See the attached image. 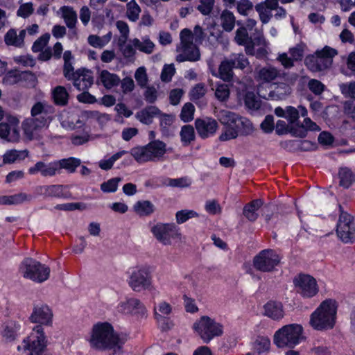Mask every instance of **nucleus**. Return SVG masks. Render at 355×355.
Wrapping results in <instances>:
<instances>
[{
	"instance_id": "obj_1",
	"label": "nucleus",
	"mask_w": 355,
	"mask_h": 355,
	"mask_svg": "<svg viewBox=\"0 0 355 355\" xmlns=\"http://www.w3.org/2000/svg\"><path fill=\"white\" fill-rule=\"evenodd\" d=\"M52 311L48 306L41 305L34 307L30 320L32 322L40 324L36 325L30 336L23 341V348L29 351L27 355H47L46 352L47 340L42 324L50 325L52 323Z\"/></svg>"
},
{
	"instance_id": "obj_2",
	"label": "nucleus",
	"mask_w": 355,
	"mask_h": 355,
	"mask_svg": "<svg viewBox=\"0 0 355 355\" xmlns=\"http://www.w3.org/2000/svg\"><path fill=\"white\" fill-rule=\"evenodd\" d=\"M90 345L98 350H108V355H121L124 341L114 333L108 322H98L93 326Z\"/></svg>"
},
{
	"instance_id": "obj_3",
	"label": "nucleus",
	"mask_w": 355,
	"mask_h": 355,
	"mask_svg": "<svg viewBox=\"0 0 355 355\" xmlns=\"http://www.w3.org/2000/svg\"><path fill=\"white\" fill-rule=\"evenodd\" d=\"M336 302L329 299L323 301L310 317V325L318 331L334 328L336 320Z\"/></svg>"
},
{
	"instance_id": "obj_4",
	"label": "nucleus",
	"mask_w": 355,
	"mask_h": 355,
	"mask_svg": "<svg viewBox=\"0 0 355 355\" xmlns=\"http://www.w3.org/2000/svg\"><path fill=\"white\" fill-rule=\"evenodd\" d=\"M168 150L165 142L159 139H153L144 146L132 148L130 154L138 163L143 164L164 160Z\"/></svg>"
},
{
	"instance_id": "obj_5",
	"label": "nucleus",
	"mask_w": 355,
	"mask_h": 355,
	"mask_svg": "<svg viewBox=\"0 0 355 355\" xmlns=\"http://www.w3.org/2000/svg\"><path fill=\"white\" fill-rule=\"evenodd\" d=\"M337 55V51L328 46L313 54L307 55L304 64L312 72H320L329 69L333 62V58Z\"/></svg>"
},
{
	"instance_id": "obj_6",
	"label": "nucleus",
	"mask_w": 355,
	"mask_h": 355,
	"mask_svg": "<svg viewBox=\"0 0 355 355\" xmlns=\"http://www.w3.org/2000/svg\"><path fill=\"white\" fill-rule=\"evenodd\" d=\"M19 272L26 279L37 283L46 281L50 276V268L32 258H25L19 266Z\"/></svg>"
},
{
	"instance_id": "obj_7",
	"label": "nucleus",
	"mask_w": 355,
	"mask_h": 355,
	"mask_svg": "<svg viewBox=\"0 0 355 355\" xmlns=\"http://www.w3.org/2000/svg\"><path fill=\"white\" fill-rule=\"evenodd\" d=\"M303 328L297 324L285 325L274 335V343L280 348H293L303 339Z\"/></svg>"
},
{
	"instance_id": "obj_8",
	"label": "nucleus",
	"mask_w": 355,
	"mask_h": 355,
	"mask_svg": "<svg viewBox=\"0 0 355 355\" xmlns=\"http://www.w3.org/2000/svg\"><path fill=\"white\" fill-rule=\"evenodd\" d=\"M193 329L198 333L205 343H209L214 338L223 334V325L215 319L203 315L193 324Z\"/></svg>"
},
{
	"instance_id": "obj_9",
	"label": "nucleus",
	"mask_w": 355,
	"mask_h": 355,
	"mask_svg": "<svg viewBox=\"0 0 355 355\" xmlns=\"http://www.w3.org/2000/svg\"><path fill=\"white\" fill-rule=\"evenodd\" d=\"M340 216L336 226V233L339 239L345 243L355 241V225L353 217L343 210L339 205Z\"/></svg>"
},
{
	"instance_id": "obj_10",
	"label": "nucleus",
	"mask_w": 355,
	"mask_h": 355,
	"mask_svg": "<svg viewBox=\"0 0 355 355\" xmlns=\"http://www.w3.org/2000/svg\"><path fill=\"white\" fill-rule=\"evenodd\" d=\"M128 285L135 292L148 289L152 283L150 267L141 266L134 268L130 272Z\"/></svg>"
},
{
	"instance_id": "obj_11",
	"label": "nucleus",
	"mask_w": 355,
	"mask_h": 355,
	"mask_svg": "<svg viewBox=\"0 0 355 355\" xmlns=\"http://www.w3.org/2000/svg\"><path fill=\"white\" fill-rule=\"evenodd\" d=\"M156 239L163 245H170L171 239L180 237V229L174 223H158L151 228Z\"/></svg>"
},
{
	"instance_id": "obj_12",
	"label": "nucleus",
	"mask_w": 355,
	"mask_h": 355,
	"mask_svg": "<svg viewBox=\"0 0 355 355\" xmlns=\"http://www.w3.org/2000/svg\"><path fill=\"white\" fill-rule=\"evenodd\" d=\"M280 261L279 255L272 250H263L254 257L253 266L259 271L270 272Z\"/></svg>"
},
{
	"instance_id": "obj_13",
	"label": "nucleus",
	"mask_w": 355,
	"mask_h": 355,
	"mask_svg": "<svg viewBox=\"0 0 355 355\" xmlns=\"http://www.w3.org/2000/svg\"><path fill=\"white\" fill-rule=\"evenodd\" d=\"M55 107L52 105L45 101H38L33 105L31 116L47 128L55 118Z\"/></svg>"
},
{
	"instance_id": "obj_14",
	"label": "nucleus",
	"mask_w": 355,
	"mask_h": 355,
	"mask_svg": "<svg viewBox=\"0 0 355 355\" xmlns=\"http://www.w3.org/2000/svg\"><path fill=\"white\" fill-rule=\"evenodd\" d=\"M297 293L304 297H311L318 292L315 278L309 275L300 274L293 280Z\"/></svg>"
},
{
	"instance_id": "obj_15",
	"label": "nucleus",
	"mask_w": 355,
	"mask_h": 355,
	"mask_svg": "<svg viewBox=\"0 0 355 355\" xmlns=\"http://www.w3.org/2000/svg\"><path fill=\"white\" fill-rule=\"evenodd\" d=\"M228 114H234V112L229 110H223L218 112L217 117L219 121L224 125L223 131L219 136V140L221 141H226L231 139L237 138L239 135V131L236 127V124H234L228 121V123L223 122V118L228 119ZM227 119H225L227 121Z\"/></svg>"
},
{
	"instance_id": "obj_16",
	"label": "nucleus",
	"mask_w": 355,
	"mask_h": 355,
	"mask_svg": "<svg viewBox=\"0 0 355 355\" xmlns=\"http://www.w3.org/2000/svg\"><path fill=\"white\" fill-rule=\"evenodd\" d=\"M73 81V86L79 91H86L94 84L93 72L87 69L81 68L76 70Z\"/></svg>"
},
{
	"instance_id": "obj_17",
	"label": "nucleus",
	"mask_w": 355,
	"mask_h": 355,
	"mask_svg": "<svg viewBox=\"0 0 355 355\" xmlns=\"http://www.w3.org/2000/svg\"><path fill=\"white\" fill-rule=\"evenodd\" d=\"M18 124L19 120L15 117L9 123H0V137L10 142L18 141L20 137Z\"/></svg>"
},
{
	"instance_id": "obj_18",
	"label": "nucleus",
	"mask_w": 355,
	"mask_h": 355,
	"mask_svg": "<svg viewBox=\"0 0 355 355\" xmlns=\"http://www.w3.org/2000/svg\"><path fill=\"white\" fill-rule=\"evenodd\" d=\"M195 126L198 135L202 139L213 136L218 128L216 120L210 117L197 119L195 121Z\"/></svg>"
},
{
	"instance_id": "obj_19",
	"label": "nucleus",
	"mask_w": 355,
	"mask_h": 355,
	"mask_svg": "<svg viewBox=\"0 0 355 355\" xmlns=\"http://www.w3.org/2000/svg\"><path fill=\"white\" fill-rule=\"evenodd\" d=\"M227 121H225L226 118H223V122L236 124L239 133L243 136H248L252 135L254 131V128L252 123L248 119L241 117L234 112V114H228Z\"/></svg>"
},
{
	"instance_id": "obj_20",
	"label": "nucleus",
	"mask_w": 355,
	"mask_h": 355,
	"mask_svg": "<svg viewBox=\"0 0 355 355\" xmlns=\"http://www.w3.org/2000/svg\"><path fill=\"white\" fill-rule=\"evenodd\" d=\"M177 51L181 52L175 58L178 62H196L200 59V50L196 44L177 46Z\"/></svg>"
},
{
	"instance_id": "obj_21",
	"label": "nucleus",
	"mask_w": 355,
	"mask_h": 355,
	"mask_svg": "<svg viewBox=\"0 0 355 355\" xmlns=\"http://www.w3.org/2000/svg\"><path fill=\"white\" fill-rule=\"evenodd\" d=\"M119 311L124 313L139 315H144L146 312L144 305L136 298H130L121 302L119 306Z\"/></svg>"
},
{
	"instance_id": "obj_22",
	"label": "nucleus",
	"mask_w": 355,
	"mask_h": 355,
	"mask_svg": "<svg viewBox=\"0 0 355 355\" xmlns=\"http://www.w3.org/2000/svg\"><path fill=\"white\" fill-rule=\"evenodd\" d=\"M28 173L31 175H35L40 173L44 177H51L58 173L57 163L53 162L45 163L43 162H37L33 166L29 168Z\"/></svg>"
},
{
	"instance_id": "obj_23",
	"label": "nucleus",
	"mask_w": 355,
	"mask_h": 355,
	"mask_svg": "<svg viewBox=\"0 0 355 355\" xmlns=\"http://www.w3.org/2000/svg\"><path fill=\"white\" fill-rule=\"evenodd\" d=\"M21 128L24 136L28 139L33 140L39 132L45 127L31 116L22 122Z\"/></svg>"
},
{
	"instance_id": "obj_24",
	"label": "nucleus",
	"mask_w": 355,
	"mask_h": 355,
	"mask_svg": "<svg viewBox=\"0 0 355 355\" xmlns=\"http://www.w3.org/2000/svg\"><path fill=\"white\" fill-rule=\"evenodd\" d=\"M26 34L25 29L21 30L19 33L17 31L10 28L4 35V42L7 46H12L16 48H22L24 46V37Z\"/></svg>"
},
{
	"instance_id": "obj_25",
	"label": "nucleus",
	"mask_w": 355,
	"mask_h": 355,
	"mask_svg": "<svg viewBox=\"0 0 355 355\" xmlns=\"http://www.w3.org/2000/svg\"><path fill=\"white\" fill-rule=\"evenodd\" d=\"M160 114L161 111L158 107L150 105L137 112L135 116L141 123L149 125L153 123L155 117H158Z\"/></svg>"
},
{
	"instance_id": "obj_26",
	"label": "nucleus",
	"mask_w": 355,
	"mask_h": 355,
	"mask_svg": "<svg viewBox=\"0 0 355 355\" xmlns=\"http://www.w3.org/2000/svg\"><path fill=\"white\" fill-rule=\"evenodd\" d=\"M234 41L237 44L245 46L246 53H252V44H250L251 37L244 26L240 27L236 31Z\"/></svg>"
},
{
	"instance_id": "obj_27",
	"label": "nucleus",
	"mask_w": 355,
	"mask_h": 355,
	"mask_svg": "<svg viewBox=\"0 0 355 355\" xmlns=\"http://www.w3.org/2000/svg\"><path fill=\"white\" fill-rule=\"evenodd\" d=\"M69 98V94L64 86H56L51 91V99L56 105H67Z\"/></svg>"
},
{
	"instance_id": "obj_28",
	"label": "nucleus",
	"mask_w": 355,
	"mask_h": 355,
	"mask_svg": "<svg viewBox=\"0 0 355 355\" xmlns=\"http://www.w3.org/2000/svg\"><path fill=\"white\" fill-rule=\"evenodd\" d=\"M36 191L44 197L61 198L63 196L62 186L58 184L40 186L36 188Z\"/></svg>"
},
{
	"instance_id": "obj_29",
	"label": "nucleus",
	"mask_w": 355,
	"mask_h": 355,
	"mask_svg": "<svg viewBox=\"0 0 355 355\" xmlns=\"http://www.w3.org/2000/svg\"><path fill=\"white\" fill-rule=\"evenodd\" d=\"M220 25L225 32H231L235 26L236 17L232 12L223 10L219 16Z\"/></svg>"
},
{
	"instance_id": "obj_30",
	"label": "nucleus",
	"mask_w": 355,
	"mask_h": 355,
	"mask_svg": "<svg viewBox=\"0 0 355 355\" xmlns=\"http://www.w3.org/2000/svg\"><path fill=\"white\" fill-rule=\"evenodd\" d=\"M279 69L272 66H266L261 68L259 73V78L265 83H270L282 76Z\"/></svg>"
},
{
	"instance_id": "obj_31",
	"label": "nucleus",
	"mask_w": 355,
	"mask_h": 355,
	"mask_svg": "<svg viewBox=\"0 0 355 355\" xmlns=\"http://www.w3.org/2000/svg\"><path fill=\"white\" fill-rule=\"evenodd\" d=\"M264 313L272 320H279L284 317L282 304L280 302H269L264 306Z\"/></svg>"
},
{
	"instance_id": "obj_32",
	"label": "nucleus",
	"mask_w": 355,
	"mask_h": 355,
	"mask_svg": "<svg viewBox=\"0 0 355 355\" xmlns=\"http://www.w3.org/2000/svg\"><path fill=\"white\" fill-rule=\"evenodd\" d=\"M263 205L260 199H257L246 204L243 209V214L250 221L254 222L258 218L257 211Z\"/></svg>"
},
{
	"instance_id": "obj_33",
	"label": "nucleus",
	"mask_w": 355,
	"mask_h": 355,
	"mask_svg": "<svg viewBox=\"0 0 355 355\" xmlns=\"http://www.w3.org/2000/svg\"><path fill=\"white\" fill-rule=\"evenodd\" d=\"M33 197L31 195L25 193H19L11 196H0V205H19L26 201H31Z\"/></svg>"
},
{
	"instance_id": "obj_34",
	"label": "nucleus",
	"mask_w": 355,
	"mask_h": 355,
	"mask_svg": "<svg viewBox=\"0 0 355 355\" xmlns=\"http://www.w3.org/2000/svg\"><path fill=\"white\" fill-rule=\"evenodd\" d=\"M20 324L14 320H10L5 323L3 337L7 342L15 340L19 335Z\"/></svg>"
},
{
	"instance_id": "obj_35",
	"label": "nucleus",
	"mask_w": 355,
	"mask_h": 355,
	"mask_svg": "<svg viewBox=\"0 0 355 355\" xmlns=\"http://www.w3.org/2000/svg\"><path fill=\"white\" fill-rule=\"evenodd\" d=\"M99 80L106 89H111L117 86L121 81L120 78L115 73L107 70H102L99 74Z\"/></svg>"
},
{
	"instance_id": "obj_36",
	"label": "nucleus",
	"mask_w": 355,
	"mask_h": 355,
	"mask_svg": "<svg viewBox=\"0 0 355 355\" xmlns=\"http://www.w3.org/2000/svg\"><path fill=\"white\" fill-rule=\"evenodd\" d=\"M131 43L135 49L146 54H151L155 46V44L148 37H142L141 40L135 38L131 41Z\"/></svg>"
},
{
	"instance_id": "obj_37",
	"label": "nucleus",
	"mask_w": 355,
	"mask_h": 355,
	"mask_svg": "<svg viewBox=\"0 0 355 355\" xmlns=\"http://www.w3.org/2000/svg\"><path fill=\"white\" fill-rule=\"evenodd\" d=\"M60 10L62 12V17L64 20L67 26L70 28H76L77 23V13L73 8L70 6H62Z\"/></svg>"
},
{
	"instance_id": "obj_38",
	"label": "nucleus",
	"mask_w": 355,
	"mask_h": 355,
	"mask_svg": "<svg viewBox=\"0 0 355 355\" xmlns=\"http://www.w3.org/2000/svg\"><path fill=\"white\" fill-rule=\"evenodd\" d=\"M58 173H61L62 169H65L69 173H74L78 166L81 164L79 159L69 157L56 161Z\"/></svg>"
},
{
	"instance_id": "obj_39",
	"label": "nucleus",
	"mask_w": 355,
	"mask_h": 355,
	"mask_svg": "<svg viewBox=\"0 0 355 355\" xmlns=\"http://www.w3.org/2000/svg\"><path fill=\"white\" fill-rule=\"evenodd\" d=\"M135 212L140 216H147L152 214L155 210V205L149 200L137 202L133 207Z\"/></svg>"
},
{
	"instance_id": "obj_40",
	"label": "nucleus",
	"mask_w": 355,
	"mask_h": 355,
	"mask_svg": "<svg viewBox=\"0 0 355 355\" xmlns=\"http://www.w3.org/2000/svg\"><path fill=\"white\" fill-rule=\"evenodd\" d=\"M292 92L291 87L286 83L277 84L270 92V96L275 100H283L288 96Z\"/></svg>"
},
{
	"instance_id": "obj_41",
	"label": "nucleus",
	"mask_w": 355,
	"mask_h": 355,
	"mask_svg": "<svg viewBox=\"0 0 355 355\" xmlns=\"http://www.w3.org/2000/svg\"><path fill=\"white\" fill-rule=\"evenodd\" d=\"M112 35L111 32L107 33L102 37L97 35H89L87 37V42L92 47L103 49L110 42Z\"/></svg>"
},
{
	"instance_id": "obj_42",
	"label": "nucleus",
	"mask_w": 355,
	"mask_h": 355,
	"mask_svg": "<svg viewBox=\"0 0 355 355\" xmlns=\"http://www.w3.org/2000/svg\"><path fill=\"white\" fill-rule=\"evenodd\" d=\"M28 156L27 150H10L4 154L3 161L4 164H12L18 160H23Z\"/></svg>"
},
{
	"instance_id": "obj_43",
	"label": "nucleus",
	"mask_w": 355,
	"mask_h": 355,
	"mask_svg": "<svg viewBox=\"0 0 355 355\" xmlns=\"http://www.w3.org/2000/svg\"><path fill=\"white\" fill-rule=\"evenodd\" d=\"M154 311L155 319L157 322H161L171 313L172 306L169 303L162 301L155 306Z\"/></svg>"
},
{
	"instance_id": "obj_44",
	"label": "nucleus",
	"mask_w": 355,
	"mask_h": 355,
	"mask_svg": "<svg viewBox=\"0 0 355 355\" xmlns=\"http://www.w3.org/2000/svg\"><path fill=\"white\" fill-rule=\"evenodd\" d=\"M180 136L183 146H189L196 138L193 127L191 125H183L181 128Z\"/></svg>"
},
{
	"instance_id": "obj_45",
	"label": "nucleus",
	"mask_w": 355,
	"mask_h": 355,
	"mask_svg": "<svg viewBox=\"0 0 355 355\" xmlns=\"http://www.w3.org/2000/svg\"><path fill=\"white\" fill-rule=\"evenodd\" d=\"M340 185L349 188L355 181V175L347 168H342L339 171Z\"/></svg>"
},
{
	"instance_id": "obj_46",
	"label": "nucleus",
	"mask_w": 355,
	"mask_h": 355,
	"mask_svg": "<svg viewBox=\"0 0 355 355\" xmlns=\"http://www.w3.org/2000/svg\"><path fill=\"white\" fill-rule=\"evenodd\" d=\"M233 67L227 60L223 61L219 67V77L223 80L230 82L233 77Z\"/></svg>"
},
{
	"instance_id": "obj_47",
	"label": "nucleus",
	"mask_w": 355,
	"mask_h": 355,
	"mask_svg": "<svg viewBox=\"0 0 355 355\" xmlns=\"http://www.w3.org/2000/svg\"><path fill=\"white\" fill-rule=\"evenodd\" d=\"M244 103L245 106L252 110H257L260 108L261 101L252 92H248L244 97Z\"/></svg>"
},
{
	"instance_id": "obj_48",
	"label": "nucleus",
	"mask_w": 355,
	"mask_h": 355,
	"mask_svg": "<svg viewBox=\"0 0 355 355\" xmlns=\"http://www.w3.org/2000/svg\"><path fill=\"white\" fill-rule=\"evenodd\" d=\"M270 346V341L268 338L259 337L253 344V349L257 355L268 352Z\"/></svg>"
},
{
	"instance_id": "obj_49",
	"label": "nucleus",
	"mask_w": 355,
	"mask_h": 355,
	"mask_svg": "<svg viewBox=\"0 0 355 355\" xmlns=\"http://www.w3.org/2000/svg\"><path fill=\"white\" fill-rule=\"evenodd\" d=\"M126 6V15L128 18L132 21H136L139 19V16L141 12L139 6L135 0H131L127 3Z\"/></svg>"
},
{
	"instance_id": "obj_50",
	"label": "nucleus",
	"mask_w": 355,
	"mask_h": 355,
	"mask_svg": "<svg viewBox=\"0 0 355 355\" xmlns=\"http://www.w3.org/2000/svg\"><path fill=\"white\" fill-rule=\"evenodd\" d=\"M116 26L121 33V35L118 38L117 44H123L126 43L130 33L128 24L123 21L119 20L116 22Z\"/></svg>"
},
{
	"instance_id": "obj_51",
	"label": "nucleus",
	"mask_w": 355,
	"mask_h": 355,
	"mask_svg": "<svg viewBox=\"0 0 355 355\" xmlns=\"http://www.w3.org/2000/svg\"><path fill=\"white\" fill-rule=\"evenodd\" d=\"M125 150H121L114 154L108 159H102L99 162L98 166L103 170H110L112 168L114 163L126 154Z\"/></svg>"
},
{
	"instance_id": "obj_52",
	"label": "nucleus",
	"mask_w": 355,
	"mask_h": 355,
	"mask_svg": "<svg viewBox=\"0 0 355 355\" xmlns=\"http://www.w3.org/2000/svg\"><path fill=\"white\" fill-rule=\"evenodd\" d=\"M227 60L231 64V65H232L233 68H239L243 69L245 68L248 64V59L242 53L234 54Z\"/></svg>"
},
{
	"instance_id": "obj_53",
	"label": "nucleus",
	"mask_w": 355,
	"mask_h": 355,
	"mask_svg": "<svg viewBox=\"0 0 355 355\" xmlns=\"http://www.w3.org/2000/svg\"><path fill=\"white\" fill-rule=\"evenodd\" d=\"M198 214L193 210L183 209L176 212L175 219L178 224H182L188 220L198 217Z\"/></svg>"
},
{
	"instance_id": "obj_54",
	"label": "nucleus",
	"mask_w": 355,
	"mask_h": 355,
	"mask_svg": "<svg viewBox=\"0 0 355 355\" xmlns=\"http://www.w3.org/2000/svg\"><path fill=\"white\" fill-rule=\"evenodd\" d=\"M255 10L259 13L260 20L263 24L268 23L272 17L271 11L265 7L264 4L257 3L255 6Z\"/></svg>"
},
{
	"instance_id": "obj_55",
	"label": "nucleus",
	"mask_w": 355,
	"mask_h": 355,
	"mask_svg": "<svg viewBox=\"0 0 355 355\" xmlns=\"http://www.w3.org/2000/svg\"><path fill=\"white\" fill-rule=\"evenodd\" d=\"M121 181V178H114L101 184V189L104 193L115 192L118 188V184Z\"/></svg>"
},
{
	"instance_id": "obj_56",
	"label": "nucleus",
	"mask_w": 355,
	"mask_h": 355,
	"mask_svg": "<svg viewBox=\"0 0 355 355\" xmlns=\"http://www.w3.org/2000/svg\"><path fill=\"white\" fill-rule=\"evenodd\" d=\"M230 91L227 85L226 84H220L218 85L215 91V96L216 98L221 101H227L230 97Z\"/></svg>"
},
{
	"instance_id": "obj_57",
	"label": "nucleus",
	"mask_w": 355,
	"mask_h": 355,
	"mask_svg": "<svg viewBox=\"0 0 355 355\" xmlns=\"http://www.w3.org/2000/svg\"><path fill=\"white\" fill-rule=\"evenodd\" d=\"M21 81V71L11 70L3 77V83L7 85H12Z\"/></svg>"
},
{
	"instance_id": "obj_58",
	"label": "nucleus",
	"mask_w": 355,
	"mask_h": 355,
	"mask_svg": "<svg viewBox=\"0 0 355 355\" xmlns=\"http://www.w3.org/2000/svg\"><path fill=\"white\" fill-rule=\"evenodd\" d=\"M309 89L315 96H320L325 89V85L317 79H310L307 83Z\"/></svg>"
},
{
	"instance_id": "obj_59",
	"label": "nucleus",
	"mask_w": 355,
	"mask_h": 355,
	"mask_svg": "<svg viewBox=\"0 0 355 355\" xmlns=\"http://www.w3.org/2000/svg\"><path fill=\"white\" fill-rule=\"evenodd\" d=\"M195 107L191 103H187L182 108L180 118L184 122H189L193 119Z\"/></svg>"
},
{
	"instance_id": "obj_60",
	"label": "nucleus",
	"mask_w": 355,
	"mask_h": 355,
	"mask_svg": "<svg viewBox=\"0 0 355 355\" xmlns=\"http://www.w3.org/2000/svg\"><path fill=\"white\" fill-rule=\"evenodd\" d=\"M207 92V89L204 83L196 85L191 90L189 95L191 101L199 100L203 97Z\"/></svg>"
},
{
	"instance_id": "obj_61",
	"label": "nucleus",
	"mask_w": 355,
	"mask_h": 355,
	"mask_svg": "<svg viewBox=\"0 0 355 355\" xmlns=\"http://www.w3.org/2000/svg\"><path fill=\"white\" fill-rule=\"evenodd\" d=\"M215 0H199L197 10L203 15H209L213 10Z\"/></svg>"
},
{
	"instance_id": "obj_62",
	"label": "nucleus",
	"mask_w": 355,
	"mask_h": 355,
	"mask_svg": "<svg viewBox=\"0 0 355 355\" xmlns=\"http://www.w3.org/2000/svg\"><path fill=\"white\" fill-rule=\"evenodd\" d=\"M180 43L178 46L191 45L193 44V34L189 28H184L180 33Z\"/></svg>"
},
{
	"instance_id": "obj_63",
	"label": "nucleus",
	"mask_w": 355,
	"mask_h": 355,
	"mask_svg": "<svg viewBox=\"0 0 355 355\" xmlns=\"http://www.w3.org/2000/svg\"><path fill=\"white\" fill-rule=\"evenodd\" d=\"M253 3L250 0H240L236 3L238 12L243 16H247L253 10Z\"/></svg>"
},
{
	"instance_id": "obj_64",
	"label": "nucleus",
	"mask_w": 355,
	"mask_h": 355,
	"mask_svg": "<svg viewBox=\"0 0 355 355\" xmlns=\"http://www.w3.org/2000/svg\"><path fill=\"white\" fill-rule=\"evenodd\" d=\"M50 35L45 33L40 36L33 44L32 50L33 52L42 51L49 42Z\"/></svg>"
}]
</instances>
